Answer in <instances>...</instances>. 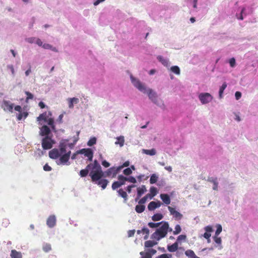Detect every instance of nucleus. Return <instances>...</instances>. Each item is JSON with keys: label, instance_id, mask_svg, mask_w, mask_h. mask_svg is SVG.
Segmentation results:
<instances>
[{"label": "nucleus", "instance_id": "1", "mask_svg": "<svg viewBox=\"0 0 258 258\" xmlns=\"http://www.w3.org/2000/svg\"><path fill=\"white\" fill-rule=\"evenodd\" d=\"M132 85L139 91L148 95L151 102L163 110L166 108L164 101L158 97L157 93L151 88H150L146 84L142 82L138 78L131 74L130 76Z\"/></svg>", "mask_w": 258, "mask_h": 258}, {"label": "nucleus", "instance_id": "2", "mask_svg": "<svg viewBox=\"0 0 258 258\" xmlns=\"http://www.w3.org/2000/svg\"><path fill=\"white\" fill-rule=\"evenodd\" d=\"M148 226L150 228H158L151 236V238L159 241L162 238L165 237L167 234L168 231L171 232L172 231V228H169L168 223L167 222L162 221L159 223L149 222Z\"/></svg>", "mask_w": 258, "mask_h": 258}, {"label": "nucleus", "instance_id": "3", "mask_svg": "<svg viewBox=\"0 0 258 258\" xmlns=\"http://www.w3.org/2000/svg\"><path fill=\"white\" fill-rule=\"evenodd\" d=\"M103 174L100 165L97 160H95L93 167L91 170L89 175L93 182H95L96 184L101 186L102 189H104L106 188L108 181L107 179H101L103 176Z\"/></svg>", "mask_w": 258, "mask_h": 258}, {"label": "nucleus", "instance_id": "4", "mask_svg": "<svg viewBox=\"0 0 258 258\" xmlns=\"http://www.w3.org/2000/svg\"><path fill=\"white\" fill-rule=\"evenodd\" d=\"M39 135L44 137L41 141L43 150H46L52 148L55 141L52 139V135L50 128L46 125H43L40 128Z\"/></svg>", "mask_w": 258, "mask_h": 258}, {"label": "nucleus", "instance_id": "5", "mask_svg": "<svg viewBox=\"0 0 258 258\" xmlns=\"http://www.w3.org/2000/svg\"><path fill=\"white\" fill-rule=\"evenodd\" d=\"M59 147V150L53 149L49 151V156L50 158L57 159L66 152L67 141H60Z\"/></svg>", "mask_w": 258, "mask_h": 258}, {"label": "nucleus", "instance_id": "6", "mask_svg": "<svg viewBox=\"0 0 258 258\" xmlns=\"http://www.w3.org/2000/svg\"><path fill=\"white\" fill-rule=\"evenodd\" d=\"M51 116V113L49 112L48 113H43L41 114L37 118V121L43 120L46 123L50 125L52 130L56 132L55 125L54 124V120L52 118L50 117Z\"/></svg>", "mask_w": 258, "mask_h": 258}, {"label": "nucleus", "instance_id": "7", "mask_svg": "<svg viewBox=\"0 0 258 258\" xmlns=\"http://www.w3.org/2000/svg\"><path fill=\"white\" fill-rule=\"evenodd\" d=\"M198 98L203 105L207 104L211 102L213 97L209 93H201L199 94Z\"/></svg>", "mask_w": 258, "mask_h": 258}, {"label": "nucleus", "instance_id": "8", "mask_svg": "<svg viewBox=\"0 0 258 258\" xmlns=\"http://www.w3.org/2000/svg\"><path fill=\"white\" fill-rule=\"evenodd\" d=\"M71 152L69 151L67 153L66 152L62 154L60 156L59 159L56 161V163L58 165L60 164H66L69 161Z\"/></svg>", "mask_w": 258, "mask_h": 258}, {"label": "nucleus", "instance_id": "9", "mask_svg": "<svg viewBox=\"0 0 258 258\" xmlns=\"http://www.w3.org/2000/svg\"><path fill=\"white\" fill-rule=\"evenodd\" d=\"M77 153L84 154L85 156L87 157L89 161H91L93 159V152L91 149H82L77 151Z\"/></svg>", "mask_w": 258, "mask_h": 258}, {"label": "nucleus", "instance_id": "10", "mask_svg": "<svg viewBox=\"0 0 258 258\" xmlns=\"http://www.w3.org/2000/svg\"><path fill=\"white\" fill-rule=\"evenodd\" d=\"M56 218L55 215H50L46 220V225L49 228H52L56 225Z\"/></svg>", "mask_w": 258, "mask_h": 258}, {"label": "nucleus", "instance_id": "11", "mask_svg": "<svg viewBox=\"0 0 258 258\" xmlns=\"http://www.w3.org/2000/svg\"><path fill=\"white\" fill-rule=\"evenodd\" d=\"M207 181L213 183V186L212 189L214 190H218V185L220 183L219 178L216 177H208Z\"/></svg>", "mask_w": 258, "mask_h": 258}, {"label": "nucleus", "instance_id": "12", "mask_svg": "<svg viewBox=\"0 0 258 258\" xmlns=\"http://www.w3.org/2000/svg\"><path fill=\"white\" fill-rule=\"evenodd\" d=\"M168 209L170 213V214L172 215L175 219L180 220L182 218V215L175 210L174 208L168 206Z\"/></svg>", "mask_w": 258, "mask_h": 258}, {"label": "nucleus", "instance_id": "13", "mask_svg": "<svg viewBox=\"0 0 258 258\" xmlns=\"http://www.w3.org/2000/svg\"><path fill=\"white\" fill-rule=\"evenodd\" d=\"M13 104L8 101H4L2 105V107L5 111H9L12 112L13 109Z\"/></svg>", "mask_w": 258, "mask_h": 258}, {"label": "nucleus", "instance_id": "14", "mask_svg": "<svg viewBox=\"0 0 258 258\" xmlns=\"http://www.w3.org/2000/svg\"><path fill=\"white\" fill-rule=\"evenodd\" d=\"M161 205L162 203L160 201L157 202L152 201L149 204L148 209L149 211H153L155 209L159 208Z\"/></svg>", "mask_w": 258, "mask_h": 258}, {"label": "nucleus", "instance_id": "15", "mask_svg": "<svg viewBox=\"0 0 258 258\" xmlns=\"http://www.w3.org/2000/svg\"><path fill=\"white\" fill-rule=\"evenodd\" d=\"M157 59L160 61L164 67L168 68L170 66V62L168 58L163 57L159 55L157 56Z\"/></svg>", "mask_w": 258, "mask_h": 258}, {"label": "nucleus", "instance_id": "16", "mask_svg": "<svg viewBox=\"0 0 258 258\" xmlns=\"http://www.w3.org/2000/svg\"><path fill=\"white\" fill-rule=\"evenodd\" d=\"M69 103V107L73 108L74 104H77L79 102V99L78 98H69L67 99Z\"/></svg>", "mask_w": 258, "mask_h": 258}, {"label": "nucleus", "instance_id": "17", "mask_svg": "<svg viewBox=\"0 0 258 258\" xmlns=\"http://www.w3.org/2000/svg\"><path fill=\"white\" fill-rule=\"evenodd\" d=\"M93 164H90L88 165L86 167V168L85 169L81 170L80 172V175L81 177H85L87 175L88 172H89V169L91 168H93ZM92 169H91L92 170Z\"/></svg>", "mask_w": 258, "mask_h": 258}, {"label": "nucleus", "instance_id": "18", "mask_svg": "<svg viewBox=\"0 0 258 258\" xmlns=\"http://www.w3.org/2000/svg\"><path fill=\"white\" fill-rule=\"evenodd\" d=\"M118 179H121V180H125V181H128L131 183H135L137 182V180L136 178L133 176H130L128 177H126L123 176L122 175H119L118 176Z\"/></svg>", "mask_w": 258, "mask_h": 258}, {"label": "nucleus", "instance_id": "19", "mask_svg": "<svg viewBox=\"0 0 258 258\" xmlns=\"http://www.w3.org/2000/svg\"><path fill=\"white\" fill-rule=\"evenodd\" d=\"M147 191L145 185H142L141 187H139L137 188V198L136 199L137 201L138 199H139L141 196L144 194Z\"/></svg>", "mask_w": 258, "mask_h": 258}, {"label": "nucleus", "instance_id": "20", "mask_svg": "<svg viewBox=\"0 0 258 258\" xmlns=\"http://www.w3.org/2000/svg\"><path fill=\"white\" fill-rule=\"evenodd\" d=\"M115 139L116 141L115 142V145H119L120 147H123L125 141L124 136H120L116 137Z\"/></svg>", "mask_w": 258, "mask_h": 258}, {"label": "nucleus", "instance_id": "21", "mask_svg": "<svg viewBox=\"0 0 258 258\" xmlns=\"http://www.w3.org/2000/svg\"><path fill=\"white\" fill-rule=\"evenodd\" d=\"M142 152L143 154L150 156H154L157 154V151L154 148H152L150 150L143 149L142 150Z\"/></svg>", "mask_w": 258, "mask_h": 258}, {"label": "nucleus", "instance_id": "22", "mask_svg": "<svg viewBox=\"0 0 258 258\" xmlns=\"http://www.w3.org/2000/svg\"><path fill=\"white\" fill-rule=\"evenodd\" d=\"M161 199L166 205L170 204L171 202L169 196L166 194H161L160 196Z\"/></svg>", "mask_w": 258, "mask_h": 258}, {"label": "nucleus", "instance_id": "23", "mask_svg": "<svg viewBox=\"0 0 258 258\" xmlns=\"http://www.w3.org/2000/svg\"><path fill=\"white\" fill-rule=\"evenodd\" d=\"M10 256L11 258H22V253L15 249L11 250Z\"/></svg>", "mask_w": 258, "mask_h": 258}, {"label": "nucleus", "instance_id": "24", "mask_svg": "<svg viewBox=\"0 0 258 258\" xmlns=\"http://www.w3.org/2000/svg\"><path fill=\"white\" fill-rule=\"evenodd\" d=\"M178 247V243L177 242H175L171 245H168L167 249L170 252H175L177 250Z\"/></svg>", "mask_w": 258, "mask_h": 258}, {"label": "nucleus", "instance_id": "25", "mask_svg": "<svg viewBox=\"0 0 258 258\" xmlns=\"http://www.w3.org/2000/svg\"><path fill=\"white\" fill-rule=\"evenodd\" d=\"M185 254L188 258H199V257L197 256L195 253L194 251L190 249H188L185 251Z\"/></svg>", "mask_w": 258, "mask_h": 258}, {"label": "nucleus", "instance_id": "26", "mask_svg": "<svg viewBox=\"0 0 258 258\" xmlns=\"http://www.w3.org/2000/svg\"><path fill=\"white\" fill-rule=\"evenodd\" d=\"M219 180L220 181V184L223 187V188H226L227 187L228 185H232L233 183L229 184V182L224 178H219Z\"/></svg>", "mask_w": 258, "mask_h": 258}, {"label": "nucleus", "instance_id": "27", "mask_svg": "<svg viewBox=\"0 0 258 258\" xmlns=\"http://www.w3.org/2000/svg\"><path fill=\"white\" fill-rule=\"evenodd\" d=\"M227 87V84L226 83L224 82L222 85L220 87L219 91V97L220 99H222L223 97V94L224 92V90Z\"/></svg>", "mask_w": 258, "mask_h": 258}, {"label": "nucleus", "instance_id": "28", "mask_svg": "<svg viewBox=\"0 0 258 258\" xmlns=\"http://www.w3.org/2000/svg\"><path fill=\"white\" fill-rule=\"evenodd\" d=\"M157 244H158L157 241H155L154 240H148V241H145V247H152Z\"/></svg>", "mask_w": 258, "mask_h": 258}, {"label": "nucleus", "instance_id": "29", "mask_svg": "<svg viewBox=\"0 0 258 258\" xmlns=\"http://www.w3.org/2000/svg\"><path fill=\"white\" fill-rule=\"evenodd\" d=\"M170 71L174 74L179 75L180 74V70L177 66H172L170 69Z\"/></svg>", "mask_w": 258, "mask_h": 258}, {"label": "nucleus", "instance_id": "30", "mask_svg": "<svg viewBox=\"0 0 258 258\" xmlns=\"http://www.w3.org/2000/svg\"><path fill=\"white\" fill-rule=\"evenodd\" d=\"M163 218V216L162 215V214L158 213V214H154L152 217V219L154 221H159V220L162 219Z\"/></svg>", "mask_w": 258, "mask_h": 258}, {"label": "nucleus", "instance_id": "31", "mask_svg": "<svg viewBox=\"0 0 258 258\" xmlns=\"http://www.w3.org/2000/svg\"><path fill=\"white\" fill-rule=\"evenodd\" d=\"M150 191L151 192L150 199H152L154 196H155L157 195V189L156 187L152 186L150 189Z\"/></svg>", "mask_w": 258, "mask_h": 258}, {"label": "nucleus", "instance_id": "32", "mask_svg": "<svg viewBox=\"0 0 258 258\" xmlns=\"http://www.w3.org/2000/svg\"><path fill=\"white\" fill-rule=\"evenodd\" d=\"M142 205L140 204L136 206V211L138 213H141L145 210V206Z\"/></svg>", "mask_w": 258, "mask_h": 258}, {"label": "nucleus", "instance_id": "33", "mask_svg": "<svg viewBox=\"0 0 258 258\" xmlns=\"http://www.w3.org/2000/svg\"><path fill=\"white\" fill-rule=\"evenodd\" d=\"M43 250L45 252H48L51 249V246L50 244L44 243L42 246Z\"/></svg>", "mask_w": 258, "mask_h": 258}, {"label": "nucleus", "instance_id": "34", "mask_svg": "<svg viewBox=\"0 0 258 258\" xmlns=\"http://www.w3.org/2000/svg\"><path fill=\"white\" fill-rule=\"evenodd\" d=\"M158 179V176L156 174H153L151 175L150 182L151 184H154L156 183Z\"/></svg>", "mask_w": 258, "mask_h": 258}, {"label": "nucleus", "instance_id": "35", "mask_svg": "<svg viewBox=\"0 0 258 258\" xmlns=\"http://www.w3.org/2000/svg\"><path fill=\"white\" fill-rule=\"evenodd\" d=\"M118 192L120 196L123 198L125 201L127 200V194L125 191H123L122 189H120L118 190Z\"/></svg>", "mask_w": 258, "mask_h": 258}, {"label": "nucleus", "instance_id": "36", "mask_svg": "<svg viewBox=\"0 0 258 258\" xmlns=\"http://www.w3.org/2000/svg\"><path fill=\"white\" fill-rule=\"evenodd\" d=\"M28 115V113L26 112L21 111L17 115V119L19 120H21L23 117L26 118Z\"/></svg>", "mask_w": 258, "mask_h": 258}, {"label": "nucleus", "instance_id": "37", "mask_svg": "<svg viewBox=\"0 0 258 258\" xmlns=\"http://www.w3.org/2000/svg\"><path fill=\"white\" fill-rule=\"evenodd\" d=\"M150 199V194H147L145 197H144L143 198H142L139 201V204H145L148 199Z\"/></svg>", "mask_w": 258, "mask_h": 258}, {"label": "nucleus", "instance_id": "38", "mask_svg": "<svg viewBox=\"0 0 258 258\" xmlns=\"http://www.w3.org/2000/svg\"><path fill=\"white\" fill-rule=\"evenodd\" d=\"M140 254L142 256L141 258H152L151 254L149 252L141 251Z\"/></svg>", "mask_w": 258, "mask_h": 258}, {"label": "nucleus", "instance_id": "39", "mask_svg": "<svg viewBox=\"0 0 258 258\" xmlns=\"http://www.w3.org/2000/svg\"><path fill=\"white\" fill-rule=\"evenodd\" d=\"M96 143V138L93 137L91 138L87 143V145L89 146H92Z\"/></svg>", "mask_w": 258, "mask_h": 258}, {"label": "nucleus", "instance_id": "40", "mask_svg": "<svg viewBox=\"0 0 258 258\" xmlns=\"http://www.w3.org/2000/svg\"><path fill=\"white\" fill-rule=\"evenodd\" d=\"M216 227H217V230L215 232V235L218 236L220 234V233L222 232V227L220 224H217Z\"/></svg>", "mask_w": 258, "mask_h": 258}, {"label": "nucleus", "instance_id": "41", "mask_svg": "<svg viewBox=\"0 0 258 258\" xmlns=\"http://www.w3.org/2000/svg\"><path fill=\"white\" fill-rule=\"evenodd\" d=\"M36 39V37H31L26 38L25 39V41L29 43L32 44V43H35Z\"/></svg>", "mask_w": 258, "mask_h": 258}, {"label": "nucleus", "instance_id": "42", "mask_svg": "<svg viewBox=\"0 0 258 258\" xmlns=\"http://www.w3.org/2000/svg\"><path fill=\"white\" fill-rule=\"evenodd\" d=\"M181 231V228L179 225H176L175 227V230L173 232V234L177 235L179 234Z\"/></svg>", "mask_w": 258, "mask_h": 258}, {"label": "nucleus", "instance_id": "43", "mask_svg": "<svg viewBox=\"0 0 258 258\" xmlns=\"http://www.w3.org/2000/svg\"><path fill=\"white\" fill-rule=\"evenodd\" d=\"M229 63L231 68H234L236 66L235 59L234 57L231 58L229 60Z\"/></svg>", "mask_w": 258, "mask_h": 258}, {"label": "nucleus", "instance_id": "44", "mask_svg": "<svg viewBox=\"0 0 258 258\" xmlns=\"http://www.w3.org/2000/svg\"><path fill=\"white\" fill-rule=\"evenodd\" d=\"M120 186V182L118 181L114 182L112 185V188L113 190H115Z\"/></svg>", "mask_w": 258, "mask_h": 258}, {"label": "nucleus", "instance_id": "45", "mask_svg": "<svg viewBox=\"0 0 258 258\" xmlns=\"http://www.w3.org/2000/svg\"><path fill=\"white\" fill-rule=\"evenodd\" d=\"M25 94L27 95L26 101L28 102V100L32 99L33 98V95L28 91H26Z\"/></svg>", "mask_w": 258, "mask_h": 258}, {"label": "nucleus", "instance_id": "46", "mask_svg": "<svg viewBox=\"0 0 258 258\" xmlns=\"http://www.w3.org/2000/svg\"><path fill=\"white\" fill-rule=\"evenodd\" d=\"M122 168L123 167L122 166H118L117 168L114 167V172L113 173V176H115L116 175V174L118 173Z\"/></svg>", "mask_w": 258, "mask_h": 258}, {"label": "nucleus", "instance_id": "47", "mask_svg": "<svg viewBox=\"0 0 258 258\" xmlns=\"http://www.w3.org/2000/svg\"><path fill=\"white\" fill-rule=\"evenodd\" d=\"M213 238H214V241L216 243L219 244H221V242H222L221 238L220 237H219L218 236L215 235L214 237H213Z\"/></svg>", "mask_w": 258, "mask_h": 258}, {"label": "nucleus", "instance_id": "48", "mask_svg": "<svg viewBox=\"0 0 258 258\" xmlns=\"http://www.w3.org/2000/svg\"><path fill=\"white\" fill-rule=\"evenodd\" d=\"M132 170L130 168H127L123 170V173L126 175H130L132 174Z\"/></svg>", "mask_w": 258, "mask_h": 258}, {"label": "nucleus", "instance_id": "49", "mask_svg": "<svg viewBox=\"0 0 258 258\" xmlns=\"http://www.w3.org/2000/svg\"><path fill=\"white\" fill-rule=\"evenodd\" d=\"M172 256L170 254H162L156 258H171Z\"/></svg>", "mask_w": 258, "mask_h": 258}, {"label": "nucleus", "instance_id": "50", "mask_svg": "<svg viewBox=\"0 0 258 258\" xmlns=\"http://www.w3.org/2000/svg\"><path fill=\"white\" fill-rule=\"evenodd\" d=\"M37 45H38L39 46H41L42 47L43 43V42L41 41V40L38 38H36L35 43Z\"/></svg>", "mask_w": 258, "mask_h": 258}, {"label": "nucleus", "instance_id": "51", "mask_svg": "<svg viewBox=\"0 0 258 258\" xmlns=\"http://www.w3.org/2000/svg\"><path fill=\"white\" fill-rule=\"evenodd\" d=\"M186 236L185 235H180L178 236L177 241H184L186 239Z\"/></svg>", "mask_w": 258, "mask_h": 258}, {"label": "nucleus", "instance_id": "52", "mask_svg": "<svg viewBox=\"0 0 258 258\" xmlns=\"http://www.w3.org/2000/svg\"><path fill=\"white\" fill-rule=\"evenodd\" d=\"M7 68L11 71L12 75L14 76L15 75V72L14 67L12 65H9L7 66Z\"/></svg>", "mask_w": 258, "mask_h": 258}, {"label": "nucleus", "instance_id": "53", "mask_svg": "<svg viewBox=\"0 0 258 258\" xmlns=\"http://www.w3.org/2000/svg\"><path fill=\"white\" fill-rule=\"evenodd\" d=\"M204 229L206 231V232H208L209 233H210V232H211L213 231V228H212V226H206L204 228Z\"/></svg>", "mask_w": 258, "mask_h": 258}, {"label": "nucleus", "instance_id": "54", "mask_svg": "<svg viewBox=\"0 0 258 258\" xmlns=\"http://www.w3.org/2000/svg\"><path fill=\"white\" fill-rule=\"evenodd\" d=\"M235 99L238 100L241 97V93L239 91H237L235 93Z\"/></svg>", "mask_w": 258, "mask_h": 258}, {"label": "nucleus", "instance_id": "55", "mask_svg": "<svg viewBox=\"0 0 258 258\" xmlns=\"http://www.w3.org/2000/svg\"><path fill=\"white\" fill-rule=\"evenodd\" d=\"M42 47L45 49H50L51 48V45L48 43H44Z\"/></svg>", "mask_w": 258, "mask_h": 258}, {"label": "nucleus", "instance_id": "56", "mask_svg": "<svg viewBox=\"0 0 258 258\" xmlns=\"http://www.w3.org/2000/svg\"><path fill=\"white\" fill-rule=\"evenodd\" d=\"M43 169L44 170L46 171H51L52 168L50 166H49L47 164H46L44 166H43Z\"/></svg>", "mask_w": 258, "mask_h": 258}, {"label": "nucleus", "instance_id": "57", "mask_svg": "<svg viewBox=\"0 0 258 258\" xmlns=\"http://www.w3.org/2000/svg\"><path fill=\"white\" fill-rule=\"evenodd\" d=\"M61 141H67V147L68 146L70 149H73L74 145H75L74 143H68V140H61Z\"/></svg>", "mask_w": 258, "mask_h": 258}, {"label": "nucleus", "instance_id": "58", "mask_svg": "<svg viewBox=\"0 0 258 258\" xmlns=\"http://www.w3.org/2000/svg\"><path fill=\"white\" fill-rule=\"evenodd\" d=\"M105 1V0H95V1L93 3V5L94 6H96L98 5L99 4L103 3Z\"/></svg>", "mask_w": 258, "mask_h": 258}, {"label": "nucleus", "instance_id": "59", "mask_svg": "<svg viewBox=\"0 0 258 258\" xmlns=\"http://www.w3.org/2000/svg\"><path fill=\"white\" fill-rule=\"evenodd\" d=\"M102 165L105 167H108L110 166L109 163L106 161V160H103L102 162Z\"/></svg>", "mask_w": 258, "mask_h": 258}, {"label": "nucleus", "instance_id": "60", "mask_svg": "<svg viewBox=\"0 0 258 258\" xmlns=\"http://www.w3.org/2000/svg\"><path fill=\"white\" fill-rule=\"evenodd\" d=\"M114 167H111L110 168H109L107 172V175L108 176L110 175L112 173H113L114 172Z\"/></svg>", "mask_w": 258, "mask_h": 258}, {"label": "nucleus", "instance_id": "61", "mask_svg": "<svg viewBox=\"0 0 258 258\" xmlns=\"http://www.w3.org/2000/svg\"><path fill=\"white\" fill-rule=\"evenodd\" d=\"M211 234L209 233H208V232H205L204 235H203V236L206 238L207 239V240H209V238L211 237Z\"/></svg>", "mask_w": 258, "mask_h": 258}, {"label": "nucleus", "instance_id": "62", "mask_svg": "<svg viewBox=\"0 0 258 258\" xmlns=\"http://www.w3.org/2000/svg\"><path fill=\"white\" fill-rule=\"evenodd\" d=\"M198 0H192V4L193 8L195 9L197 8V4H198Z\"/></svg>", "mask_w": 258, "mask_h": 258}, {"label": "nucleus", "instance_id": "63", "mask_svg": "<svg viewBox=\"0 0 258 258\" xmlns=\"http://www.w3.org/2000/svg\"><path fill=\"white\" fill-rule=\"evenodd\" d=\"M135 233V230H129L128 231V237H132V236H134Z\"/></svg>", "mask_w": 258, "mask_h": 258}, {"label": "nucleus", "instance_id": "64", "mask_svg": "<svg viewBox=\"0 0 258 258\" xmlns=\"http://www.w3.org/2000/svg\"><path fill=\"white\" fill-rule=\"evenodd\" d=\"M165 169L168 171L169 172H171L172 171V168L171 166H166L164 167Z\"/></svg>", "mask_w": 258, "mask_h": 258}]
</instances>
